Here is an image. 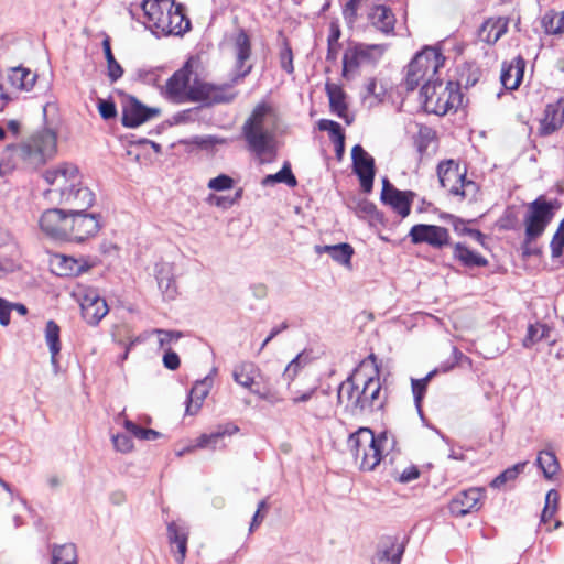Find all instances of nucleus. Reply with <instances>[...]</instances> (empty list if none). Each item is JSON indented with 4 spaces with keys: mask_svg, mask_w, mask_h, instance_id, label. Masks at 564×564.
Masks as SVG:
<instances>
[{
    "mask_svg": "<svg viewBox=\"0 0 564 564\" xmlns=\"http://www.w3.org/2000/svg\"><path fill=\"white\" fill-rule=\"evenodd\" d=\"M234 54V68L230 79L223 84H212L195 79L191 86V101L206 106L229 104L238 96L235 87L253 69L251 39L239 28L230 37Z\"/></svg>",
    "mask_w": 564,
    "mask_h": 564,
    "instance_id": "f257e3e1",
    "label": "nucleus"
},
{
    "mask_svg": "<svg viewBox=\"0 0 564 564\" xmlns=\"http://www.w3.org/2000/svg\"><path fill=\"white\" fill-rule=\"evenodd\" d=\"M369 359L375 364V376H370L362 382V386H359L355 381V375H350L337 390L338 404L343 405L345 411L352 416L370 415L382 410L386 403L387 397L381 388L376 356L371 354Z\"/></svg>",
    "mask_w": 564,
    "mask_h": 564,
    "instance_id": "f03ea898",
    "label": "nucleus"
},
{
    "mask_svg": "<svg viewBox=\"0 0 564 564\" xmlns=\"http://www.w3.org/2000/svg\"><path fill=\"white\" fill-rule=\"evenodd\" d=\"M247 149L260 163L271 162L275 150V113L267 102L258 104L241 128Z\"/></svg>",
    "mask_w": 564,
    "mask_h": 564,
    "instance_id": "7ed1b4c3",
    "label": "nucleus"
},
{
    "mask_svg": "<svg viewBox=\"0 0 564 564\" xmlns=\"http://www.w3.org/2000/svg\"><path fill=\"white\" fill-rule=\"evenodd\" d=\"M347 446L355 459L360 460V469L371 471L394 448L395 440L387 431L376 436L371 429L359 427L349 435Z\"/></svg>",
    "mask_w": 564,
    "mask_h": 564,
    "instance_id": "20e7f679",
    "label": "nucleus"
},
{
    "mask_svg": "<svg viewBox=\"0 0 564 564\" xmlns=\"http://www.w3.org/2000/svg\"><path fill=\"white\" fill-rule=\"evenodd\" d=\"M142 10L148 28L156 35H183L191 29L183 6L173 0H144Z\"/></svg>",
    "mask_w": 564,
    "mask_h": 564,
    "instance_id": "39448f33",
    "label": "nucleus"
},
{
    "mask_svg": "<svg viewBox=\"0 0 564 564\" xmlns=\"http://www.w3.org/2000/svg\"><path fill=\"white\" fill-rule=\"evenodd\" d=\"M57 137L53 130L43 129L35 132L28 141L9 145L8 151L28 167L37 169L46 163L56 153Z\"/></svg>",
    "mask_w": 564,
    "mask_h": 564,
    "instance_id": "423d86ee",
    "label": "nucleus"
},
{
    "mask_svg": "<svg viewBox=\"0 0 564 564\" xmlns=\"http://www.w3.org/2000/svg\"><path fill=\"white\" fill-rule=\"evenodd\" d=\"M445 57L434 46H425L408 65L405 86L408 90H414L421 83H434L436 74L443 67Z\"/></svg>",
    "mask_w": 564,
    "mask_h": 564,
    "instance_id": "0eeeda50",
    "label": "nucleus"
},
{
    "mask_svg": "<svg viewBox=\"0 0 564 564\" xmlns=\"http://www.w3.org/2000/svg\"><path fill=\"white\" fill-rule=\"evenodd\" d=\"M560 207L558 199L547 200L544 196H539L528 205V212L524 216L528 242H532L544 232Z\"/></svg>",
    "mask_w": 564,
    "mask_h": 564,
    "instance_id": "6e6552de",
    "label": "nucleus"
},
{
    "mask_svg": "<svg viewBox=\"0 0 564 564\" xmlns=\"http://www.w3.org/2000/svg\"><path fill=\"white\" fill-rule=\"evenodd\" d=\"M383 54V46L378 44H358L346 50L343 57V77L351 75L365 64H375Z\"/></svg>",
    "mask_w": 564,
    "mask_h": 564,
    "instance_id": "1a4fd4ad",
    "label": "nucleus"
},
{
    "mask_svg": "<svg viewBox=\"0 0 564 564\" xmlns=\"http://www.w3.org/2000/svg\"><path fill=\"white\" fill-rule=\"evenodd\" d=\"M43 177L47 184L54 186L47 194L58 193L61 198L65 192L79 185L82 174L75 164L63 162L46 170Z\"/></svg>",
    "mask_w": 564,
    "mask_h": 564,
    "instance_id": "9d476101",
    "label": "nucleus"
},
{
    "mask_svg": "<svg viewBox=\"0 0 564 564\" xmlns=\"http://www.w3.org/2000/svg\"><path fill=\"white\" fill-rule=\"evenodd\" d=\"M409 237L413 245L427 243L434 249H443L451 243L448 229L437 225H414Z\"/></svg>",
    "mask_w": 564,
    "mask_h": 564,
    "instance_id": "9b49d317",
    "label": "nucleus"
},
{
    "mask_svg": "<svg viewBox=\"0 0 564 564\" xmlns=\"http://www.w3.org/2000/svg\"><path fill=\"white\" fill-rule=\"evenodd\" d=\"M68 224L65 240L83 241L86 238L95 236L100 228L97 215L86 214L85 212L69 213Z\"/></svg>",
    "mask_w": 564,
    "mask_h": 564,
    "instance_id": "f8f14e48",
    "label": "nucleus"
},
{
    "mask_svg": "<svg viewBox=\"0 0 564 564\" xmlns=\"http://www.w3.org/2000/svg\"><path fill=\"white\" fill-rule=\"evenodd\" d=\"M416 194L412 191H400L390 181L382 180L381 202L390 206L398 215L405 218L411 213V205Z\"/></svg>",
    "mask_w": 564,
    "mask_h": 564,
    "instance_id": "ddd939ff",
    "label": "nucleus"
},
{
    "mask_svg": "<svg viewBox=\"0 0 564 564\" xmlns=\"http://www.w3.org/2000/svg\"><path fill=\"white\" fill-rule=\"evenodd\" d=\"M159 115V108L147 107L135 97L129 96L122 105L121 122L126 128H137Z\"/></svg>",
    "mask_w": 564,
    "mask_h": 564,
    "instance_id": "4468645a",
    "label": "nucleus"
},
{
    "mask_svg": "<svg viewBox=\"0 0 564 564\" xmlns=\"http://www.w3.org/2000/svg\"><path fill=\"white\" fill-rule=\"evenodd\" d=\"M352 170L359 177L360 186L365 193H370L375 180V160L360 145L356 144L351 150Z\"/></svg>",
    "mask_w": 564,
    "mask_h": 564,
    "instance_id": "2eb2a0df",
    "label": "nucleus"
},
{
    "mask_svg": "<svg viewBox=\"0 0 564 564\" xmlns=\"http://www.w3.org/2000/svg\"><path fill=\"white\" fill-rule=\"evenodd\" d=\"M447 84L444 86L442 80L425 83L421 87V96L424 99V106L427 111L436 115L448 112Z\"/></svg>",
    "mask_w": 564,
    "mask_h": 564,
    "instance_id": "dca6fc26",
    "label": "nucleus"
},
{
    "mask_svg": "<svg viewBox=\"0 0 564 564\" xmlns=\"http://www.w3.org/2000/svg\"><path fill=\"white\" fill-rule=\"evenodd\" d=\"M69 214L64 209L51 208L45 210L40 218V227L44 234L56 240H65Z\"/></svg>",
    "mask_w": 564,
    "mask_h": 564,
    "instance_id": "f3484780",
    "label": "nucleus"
},
{
    "mask_svg": "<svg viewBox=\"0 0 564 564\" xmlns=\"http://www.w3.org/2000/svg\"><path fill=\"white\" fill-rule=\"evenodd\" d=\"M191 70L187 67L176 70L166 82L165 97L175 104L191 101Z\"/></svg>",
    "mask_w": 564,
    "mask_h": 564,
    "instance_id": "a211bd4d",
    "label": "nucleus"
},
{
    "mask_svg": "<svg viewBox=\"0 0 564 564\" xmlns=\"http://www.w3.org/2000/svg\"><path fill=\"white\" fill-rule=\"evenodd\" d=\"M82 316L89 325H97L107 315L109 308L106 301L96 290H87L79 300Z\"/></svg>",
    "mask_w": 564,
    "mask_h": 564,
    "instance_id": "6ab92c4d",
    "label": "nucleus"
},
{
    "mask_svg": "<svg viewBox=\"0 0 564 564\" xmlns=\"http://www.w3.org/2000/svg\"><path fill=\"white\" fill-rule=\"evenodd\" d=\"M484 491L479 488H470L457 494L449 502L448 510L455 517H464L480 508V499Z\"/></svg>",
    "mask_w": 564,
    "mask_h": 564,
    "instance_id": "aec40b11",
    "label": "nucleus"
},
{
    "mask_svg": "<svg viewBox=\"0 0 564 564\" xmlns=\"http://www.w3.org/2000/svg\"><path fill=\"white\" fill-rule=\"evenodd\" d=\"M95 195L90 188L83 185L80 181L78 186H74L59 198V203L69 207V213L86 212L93 206Z\"/></svg>",
    "mask_w": 564,
    "mask_h": 564,
    "instance_id": "412c9836",
    "label": "nucleus"
},
{
    "mask_svg": "<svg viewBox=\"0 0 564 564\" xmlns=\"http://www.w3.org/2000/svg\"><path fill=\"white\" fill-rule=\"evenodd\" d=\"M564 123V99L547 104L543 118L540 120L539 133L550 135L557 131Z\"/></svg>",
    "mask_w": 564,
    "mask_h": 564,
    "instance_id": "4be33fe9",
    "label": "nucleus"
},
{
    "mask_svg": "<svg viewBox=\"0 0 564 564\" xmlns=\"http://www.w3.org/2000/svg\"><path fill=\"white\" fill-rule=\"evenodd\" d=\"M465 175L460 172L459 165L454 160L443 161L437 165V176L440 184L446 188L452 195L458 193L459 184Z\"/></svg>",
    "mask_w": 564,
    "mask_h": 564,
    "instance_id": "5701e85b",
    "label": "nucleus"
},
{
    "mask_svg": "<svg viewBox=\"0 0 564 564\" xmlns=\"http://www.w3.org/2000/svg\"><path fill=\"white\" fill-rule=\"evenodd\" d=\"M52 271L61 276H76L87 271L90 264L87 260L80 258L56 254L51 260Z\"/></svg>",
    "mask_w": 564,
    "mask_h": 564,
    "instance_id": "b1692460",
    "label": "nucleus"
},
{
    "mask_svg": "<svg viewBox=\"0 0 564 564\" xmlns=\"http://www.w3.org/2000/svg\"><path fill=\"white\" fill-rule=\"evenodd\" d=\"M286 389L293 405L307 403L317 399L318 386L316 383H306L305 377H299L297 380L288 381Z\"/></svg>",
    "mask_w": 564,
    "mask_h": 564,
    "instance_id": "393cba45",
    "label": "nucleus"
},
{
    "mask_svg": "<svg viewBox=\"0 0 564 564\" xmlns=\"http://www.w3.org/2000/svg\"><path fill=\"white\" fill-rule=\"evenodd\" d=\"M167 536L172 551L176 552V562L183 564L187 551L188 528L173 521L167 524Z\"/></svg>",
    "mask_w": 564,
    "mask_h": 564,
    "instance_id": "a878e982",
    "label": "nucleus"
},
{
    "mask_svg": "<svg viewBox=\"0 0 564 564\" xmlns=\"http://www.w3.org/2000/svg\"><path fill=\"white\" fill-rule=\"evenodd\" d=\"M525 69V61L522 56L514 57L510 63H503L501 68L500 80L508 90L517 89L523 78Z\"/></svg>",
    "mask_w": 564,
    "mask_h": 564,
    "instance_id": "bb28decb",
    "label": "nucleus"
},
{
    "mask_svg": "<svg viewBox=\"0 0 564 564\" xmlns=\"http://www.w3.org/2000/svg\"><path fill=\"white\" fill-rule=\"evenodd\" d=\"M371 24L386 35L394 32L395 17L392 10L383 4L373 6L368 14Z\"/></svg>",
    "mask_w": 564,
    "mask_h": 564,
    "instance_id": "cd10ccee",
    "label": "nucleus"
},
{
    "mask_svg": "<svg viewBox=\"0 0 564 564\" xmlns=\"http://www.w3.org/2000/svg\"><path fill=\"white\" fill-rule=\"evenodd\" d=\"M315 252L317 254L327 253L330 256V258L339 263L340 265H344L346 268L351 267V258L354 256V248L347 243L341 242L338 245H324V246H315Z\"/></svg>",
    "mask_w": 564,
    "mask_h": 564,
    "instance_id": "c85d7f7f",
    "label": "nucleus"
},
{
    "mask_svg": "<svg viewBox=\"0 0 564 564\" xmlns=\"http://www.w3.org/2000/svg\"><path fill=\"white\" fill-rule=\"evenodd\" d=\"M155 278L158 286L167 299H174L176 295V284L174 280L173 265L169 262L155 264Z\"/></svg>",
    "mask_w": 564,
    "mask_h": 564,
    "instance_id": "c756f323",
    "label": "nucleus"
},
{
    "mask_svg": "<svg viewBox=\"0 0 564 564\" xmlns=\"http://www.w3.org/2000/svg\"><path fill=\"white\" fill-rule=\"evenodd\" d=\"M326 94L329 99L332 112L344 119L348 124V107L346 104V94L340 85L327 83L325 86Z\"/></svg>",
    "mask_w": 564,
    "mask_h": 564,
    "instance_id": "7c9ffc66",
    "label": "nucleus"
},
{
    "mask_svg": "<svg viewBox=\"0 0 564 564\" xmlns=\"http://www.w3.org/2000/svg\"><path fill=\"white\" fill-rule=\"evenodd\" d=\"M404 545L392 538L384 539L377 552L378 564H400Z\"/></svg>",
    "mask_w": 564,
    "mask_h": 564,
    "instance_id": "2f4dec72",
    "label": "nucleus"
},
{
    "mask_svg": "<svg viewBox=\"0 0 564 564\" xmlns=\"http://www.w3.org/2000/svg\"><path fill=\"white\" fill-rule=\"evenodd\" d=\"M508 24L507 18L488 19L479 31L481 41L495 44L508 31Z\"/></svg>",
    "mask_w": 564,
    "mask_h": 564,
    "instance_id": "473e14b6",
    "label": "nucleus"
},
{
    "mask_svg": "<svg viewBox=\"0 0 564 564\" xmlns=\"http://www.w3.org/2000/svg\"><path fill=\"white\" fill-rule=\"evenodd\" d=\"M239 431V427L232 423H226L224 425H218L216 431L209 434H202L197 438V443L193 448H213L215 449L219 443V441L226 435L236 434Z\"/></svg>",
    "mask_w": 564,
    "mask_h": 564,
    "instance_id": "72a5a7b5",
    "label": "nucleus"
},
{
    "mask_svg": "<svg viewBox=\"0 0 564 564\" xmlns=\"http://www.w3.org/2000/svg\"><path fill=\"white\" fill-rule=\"evenodd\" d=\"M259 371L260 370L256 364L251 361H241L235 365L232 369V379L237 384L251 391L256 376Z\"/></svg>",
    "mask_w": 564,
    "mask_h": 564,
    "instance_id": "f704fd0d",
    "label": "nucleus"
},
{
    "mask_svg": "<svg viewBox=\"0 0 564 564\" xmlns=\"http://www.w3.org/2000/svg\"><path fill=\"white\" fill-rule=\"evenodd\" d=\"M8 77L12 87L29 91L33 88L37 75L29 68L18 66L10 69Z\"/></svg>",
    "mask_w": 564,
    "mask_h": 564,
    "instance_id": "c9c22d12",
    "label": "nucleus"
},
{
    "mask_svg": "<svg viewBox=\"0 0 564 564\" xmlns=\"http://www.w3.org/2000/svg\"><path fill=\"white\" fill-rule=\"evenodd\" d=\"M453 256L456 260H458L463 265L468 268L474 267H486L488 264V260L481 254L471 251L464 243H456L454 246Z\"/></svg>",
    "mask_w": 564,
    "mask_h": 564,
    "instance_id": "e433bc0d",
    "label": "nucleus"
},
{
    "mask_svg": "<svg viewBox=\"0 0 564 564\" xmlns=\"http://www.w3.org/2000/svg\"><path fill=\"white\" fill-rule=\"evenodd\" d=\"M208 394V388L204 381L196 382L191 389L186 399V414L194 415L200 409L205 398Z\"/></svg>",
    "mask_w": 564,
    "mask_h": 564,
    "instance_id": "4c0bfd02",
    "label": "nucleus"
},
{
    "mask_svg": "<svg viewBox=\"0 0 564 564\" xmlns=\"http://www.w3.org/2000/svg\"><path fill=\"white\" fill-rule=\"evenodd\" d=\"M536 465L546 479H552L561 468L555 453L551 449H544L539 453Z\"/></svg>",
    "mask_w": 564,
    "mask_h": 564,
    "instance_id": "58836bf2",
    "label": "nucleus"
},
{
    "mask_svg": "<svg viewBox=\"0 0 564 564\" xmlns=\"http://www.w3.org/2000/svg\"><path fill=\"white\" fill-rule=\"evenodd\" d=\"M435 131L427 126H420L416 135L414 137V145L420 155V159L430 154V147L435 142Z\"/></svg>",
    "mask_w": 564,
    "mask_h": 564,
    "instance_id": "ea45409f",
    "label": "nucleus"
},
{
    "mask_svg": "<svg viewBox=\"0 0 564 564\" xmlns=\"http://www.w3.org/2000/svg\"><path fill=\"white\" fill-rule=\"evenodd\" d=\"M102 50L105 53V58L107 61V75L110 80V83L117 82L119 78L123 75V68L121 65L116 61L111 46H110V39L109 36H106L102 41Z\"/></svg>",
    "mask_w": 564,
    "mask_h": 564,
    "instance_id": "a19ab883",
    "label": "nucleus"
},
{
    "mask_svg": "<svg viewBox=\"0 0 564 564\" xmlns=\"http://www.w3.org/2000/svg\"><path fill=\"white\" fill-rule=\"evenodd\" d=\"M276 183H284L290 187H295L297 185V181L292 173L289 162H285L278 173L267 175L261 182L263 186H272Z\"/></svg>",
    "mask_w": 564,
    "mask_h": 564,
    "instance_id": "79ce46f5",
    "label": "nucleus"
},
{
    "mask_svg": "<svg viewBox=\"0 0 564 564\" xmlns=\"http://www.w3.org/2000/svg\"><path fill=\"white\" fill-rule=\"evenodd\" d=\"M542 26L547 34L558 35L564 33V10L560 13L549 10L542 18Z\"/></svg>",
    "mask_w": 564,
    "mask_h": 564,
    "instance_id": "37998d69",
    "label": "nucleus"
},
{
    "mask_svg": "<svg viewBox=\"0 0 564 564\" xmlns=\"http://www.w3.org/2000/svg\"><path fill=\"white\" fill-rule=\"evenodd\" d=\"M52 564H77L76 546L72 543L54 546Z\"/></svg>",
    "mask_w": 564,
    "mask_h": 564,
    "instance_id": "c03bdc74",
    "label": "nucleus"
},
{
    "mask_svg": "<svg viewBox=\"0 0 564 564\" xmlns=\"http://www.w3.org/2000/svg\"><path fill=\"white\" fill-rule=\"evenodd\" d=\"M551 328L546 324H533L528 327V333L523 339V346L530 348L536 343L549 337Z\"/></svg>",
    "mask_w": 564,
    "mask_h": 564,
    "instance_id": "a18cd8bd",
    "label": "nucleus"
},
{
    "mask_svg": "<svg viewBox=\"0 0 564 564\" xmlns=\"http://www.w3.org/2000/svg\"><path fill=\"white\" fill-rule=\"evenodd\" d=\"M525 466L527 462H522L507 468L490 482V486L492 488H501L505 484L514 480L521 473H523Z\"/></svg>",
    "mask_w": 564,
    "mask_h": 564,
    "instance_id": "49530a36",
    "label": "nucleus"
},
{
    "mask_svg": "<svg viewBox=\"0 0 564 564\" xmlns=\"http://www.w3.org/2000/svg\"><path fill=\"white\" fill-rule=\"evenodd\" d=\"M45 339L50 352L58 354L61 350L59 326L54 321H48L45 327Z\"/></svg>",
    "mask_w": 564,
    "mask_h": 564,
    "instance_id": "de8ad7c7",
    "label": "nucleus"
},
{
    "mask_svg": "<svg viewBox=\"0 0 564 564\" xmlns=\"http://www.w3.org/2000/svg\"><path fill=\"white\" fill-rule=\"evenodd\" d=\"M435 372L436 371L433 370V371L429 372L424 378L412 379V381H411L414 402L419 410L421 408V402L425 394L427 384H429L430 380L433 378V376L435 375Z\"/></svg>",
    "mask_w": 564,
    "mask_h": 564,
    "instance_id": "09e8293b",
    "label": "nucleus"
},
{
    "mask_svg": "<svg viewBox=\"0 0 564 564\" xmlns=\"http://www.w3.org/2000/svg\"><path fill=\"white\" fill-rule=\"evenodd\" d=\"M463 85V77L457 83L448 82L447 83V95L448 97V111L452 109H457L463 105V94L459 90V87Z\"/></svg>",
    "mask_w": 564,
    "mask_h": 564,
    "instance_id": "8fccbe9b",
    "label": "nucleus"
},
{
    "mask_svg": "<svg viewBox=\"0 0 564 564\" xmlns=\"http://www.w3.org/2000/svg\"><path fill=\"white\" fill-rule=\"evenodd\" d=\"M552 258H560L564 250V218L561 220L557 230L555 231L551 243Z\"/></svg>",
    "mask_w": 564,
    "mask_h": 564,
    "instance_id": "3c124183",
    "label": "nucleus"
},
{
    "mask_svg": "<svg viewBox=\"0 0 564 564\" xmlns=\"http://www.w3.org/2000/svg\"><path fill=\"white\" fill-rule=\"evenodd\" d=\"M458 187L460 188L458 189V193L455 194V196H459L460 198H467L469 200L476 198L479 189L478 185L474 181L467 180L465 175Z\"/></svg>",
    "mask_w": 564,
    "mask_h": 564,
    "instance_id": "603ef678",
    "label": "nucleus"
},
{
    "mask_svg": "<svg viewBox=\"0 0 564 564\" xmlns=\"http://www.w3.org/2000/svg\"><path fill=\"white\" fill-rule=\"evenodd\" d=\"M152 333L158 336L159 345L161 348L171 345L173 341H177L182 337V333L177 330L155 328L152 330Z\"/></svg>",
    "mask_w": 564,
    "mask_h": 564,
    "instance_id": "864d4df0",
    "label": "nucleus"
},
{
    "mask_svg": "<svg viewBox=\"0 0 564 564\" xmlns=\"http://www.w3.org/2000/svg\"><path fill=\"white\" fill-rule=\"evenodd\" d=\"M232 186L234 180L226 174H220L208 182V188L217 192L230 189Z\"/></svg>",
    "mask_w": 564,
    "mask_h": 564,
    "instance_id": "5fc2aeb1",
    "label": "nucleus"
},
{
    "mask_svg": "<svg viewBox=\"0 0 564 564\" xmlns=\"http://www.w3.org/2000/svg\"><path fill=\"white\" fill-rule=\"evenodd\" d=\"M251 392L272 405L279 404L284 400L279 391L269 388L264 390H251Z\"/></svg>",
    "mask_w": 564,
    "mask_h": 564,
    "instance_id": "6e6d98bb",
    "label": "nucleus"
},
{
    "mask_svg": "<svg viewBox=\"0 0 564 564\" xmlns=\"http://www.w3.org/2000/svg\"><path fill=\"white\" fill-rule=\"evenodd\" d=\"M318 129L321 131H327L332 139L344 134L341 126L338 122L328 119H321L318 121Z\"/></svg>",
    "mask_w": 564,
    "mask_h": 564,
    "instance_id": "4d7b16f0",
    "label": "nucleus"
},
{
    "mask_svg": "<svg viewBox=\"0 0 564 564\" xmlns=\"http://www.w3.org/2000/svg\"><path fill=\"white\" fill-rule=\"evenodd\" d=\"M280 63H281V67L288 74H292L294 72L293 53H292L291 47L288 44H285L284 47L280 52Z\"/></svg>",
    "mask_w": 564,
    "mask_h": 564,
    "instance_id": "13d9d810",
    "label": "nucleus"
},
{
    "mask_svg": "<svg viewBox=\"0 0 564 564\" xmlns=\"http://www.w3.org/2000/svg\"><path fill=\"white\" fill-rule=\"evenodd\" d=\"M112 443L115 448L121 453H128L133 448L131 437L126 434H117L112 436Z\"/></svg>",
    "mask_w": 564,
    "mask_h": 564,
    "instance_id": "bf43d9fd",
    "label": "nucleus"
},
{
    "mask_svg": "<svg viewBox=\"0 0 564 564\" xmlns=\"http://www.w3.org/2000/svg\"><path fill=\"white\" fill-rule=\"evenodd\" d=\"M98 110L100 116L106 119H112L117 116L116 105L111 100L100 99L98 102Z\"/></svg>",
    "mask_w": 564,
    "mask_h": 564,
    "instance_id": "052dcab7",
    "label": "nucleus"
},
{
    "mask_svg": "<svg viewBox=\"0 0 564 564\" xmlns=\"http://www.w3.org/2000/svg\"><path fill=\"white\" fill-rule=\"evenodd\" d=\"M303 354H299L285 368L284 370V378L288 381L297 380L296 375L299 369L301 368Z\"/></svg>",
    "mask_w": 564,
    "mask_h": 564,
    "instance_id": "680f3d73",
    "label": "nucleus"
},
{
    "mask_svg": "<svg viewBox=\"0 0 564 564\" xmlns=\"http://www.w3.org/2000/svg\"><path fill=\"white\" fill-rule=\"evenodd\" d=\"M356 212L359 216L375 217L377 214V207L373 203L367 199H361L357 203Z\"/></svg>",
    "mask_w": 564,
    "mask_h": 564,
    "instance_id": "e2e57ef3",
    "label": "nucleus"
},
{
    "mask_svg": "<svg viewBox=\"0 0 564 564\" xmlns=\"http://www.w3.org/2000/svg\"><path fill=\"white\" fill-rule=\"evenodd\" d=\"M12 311V303L0 297V324L8 326L10 324V313Z\"/></svg>",
    "mask_w": 564,
    "mask_h": 564,
    "instance_id": "0e129e2a",
    "label": "nucleus"
},
{
    "mask_svg": "<svg viewBox=\"0 0 564 564\" xmlns=\"http://www.w3.org/2000/svg\"><path fill=\"white\" fill-rule=\"evenodd\" d=\"M163 364L170 370H175L180 367V357L176 352L167 349L163 356Z\"/></svg>",
    "mask_w": 564,
    "mask_h": 564,
    "instance_id": "69168bd1",
    "label": "nucleus"
},
{
    "mask_svg": "<svg viewBox=\"0 0 564 564\" xmlns=\"http://www.w3.org/2000/svg\"><path fill=\"white\" fill-rule=\"evenodd\" d=\"M420 476V470L416 466H410L405 468L400 476L398 477V481L402 484L410 482L412 480L417 479Z\"/></svg>",
    "mask_w": 564,
    "mask_h": 564,
    "instance_id": "338daca9",
    "label": "nucleus"
},
{
    "mask_svg": "<svg viewBox=\"0 0 564 564\" xmlns=\"http://www.w3.org/2000/svg\"><path fill=\"white\" fill-rule=\"evenodd\" d=\"M126 430L131 433L133 436H135L139 440H143L144 435L147 434L148 429L140 427L134 422L130 420H126L123 423Z\"/></svg>",
    "mask_w": 564,
    "mask_h": 564,
    "instance_id": "774afa93",
    "label": "nucleus"
}]
</instances>
